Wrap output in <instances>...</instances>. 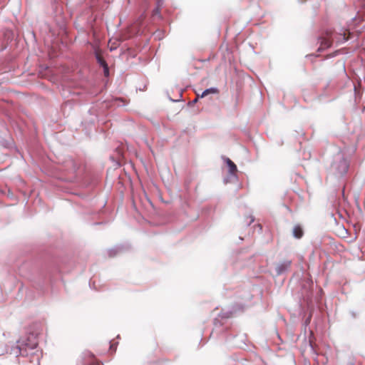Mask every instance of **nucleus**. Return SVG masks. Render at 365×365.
Instances as JSON below:
<instances>
[{
  "instance_id": "nucleus-1",
  "label": "nucleus",
  "mask_w": 365,
  "mask_h": 365,
  "mask_svg": "<svg viewBox=\"0 0 365 365\" xmlns=\"http://www.w3.org/2000/svg\"><path fill=\"white\" fill-rule=\"evenodd\" d=\"M346 31H344L343 33L340 34H332L330 36L323 38L321 41L319 50H324L331 46L334 43H341L345 42L349 39V36H346Z\"/></svg>"
},
{
  "instance_id": "nucleus-2",
  "label": "nucleus",
  "mask_w": 365,
  "mask_h": 365,
  "mask_svg": "<svg viewBox=\"0 0 365 365\" xmlns=\"http://www.w3.org/2000/svg\"><path fill=\"white\" fill-rule=\"evenodd\" d=\"M332 168L336 170V173L339 175H344L347 171L348 165L344 160H341L338 163H334Z\"/></svg>"
},
{
  "instance_id": "nucleus-3",
  "label": "nucleus",
  "mask_w": 365,
  "mask_h": 365,
  "mask_svg": "<svg viewBox=\"0 0 365 365\" xmlns=\"http://www.w3.org/2000/svg\"><path fill=\"white\" fill-rule=\"evenodd\" d=\"M291 265V261L285 260L279 263L276 267V271L278 274H282L283 272L286 271Z\"/></svg>"
},
{
  "instance_id": "nucleus-4",
  "label": "nucleus",
  "mask_w": 365,
  "mask_h": 365,
  "mask_svg": "<svg viewBox=\"0 0 365 365\" xmlns=\"http://www.w3.org/2000/svg\"><path fill=\"white\" fill-rule=\"evenodd\" d=\"M85 363L88 365H101L100 362L96 360L94 355L91 353L86 354Z\"/></svg>"
},
{
  "instance_id": "nucleus-5",
  "label": "nucleus",
  "mask_w": 365,
  "mask_h": 365,
  "mask_svg": "<svg viewBox=\"0 0 365 365\" xmlns=\"http://www.w3.org/2000/svg\"><path fill=\"white\" fill-rule=\"evenodd\" d=\"M225 162L229 168L230 173L232 175H235L237 172L236 165L230 158H227Z\"/></svg>"
},
{
  "instance_id": "nucleus-6",
  "label": "nucleus",
  "mask_w": 365,
  "mask_h": 365,
  "mask_svg": "<svg viewBox=\"0 0 365 365\" xmlns=\"http://www.w3.org/2000/svg\"><path fill=\"white\" fill-rule=\"evenodd\" d=\"M95 54H96V59H97V61L98 63L102 66V67H106V65H107V63L106 62V61L104 60V58H103L102 55H101V51L97 49L95 51Z\"/></svg>"
},
{
  "instance_id": "nucleus-7",
  "label": "nucleus",
  "mask_w": 365,
  "mask_h": 365,
  "mask_svg": "<svg viewBox=\"0 0 365 365\" xmlns=\"http://www.w3.org/2000/svg\"><path fill=\"white\" fill-rule=\"evenodd\" d=\"M303 230L302 227L299 225H297L293 229V235L296 238H301L303 236Z\"/></svg>"
},
{
  "instance_id": "nucleus-8",
  "label": "nucleus",
  "mask_w": 365,
  "mask_h": 365,
  "mask_svg": "<svg viewBox=\"0 0 365 365\" xmlns=\"http://www.w3.org/2000/svg\"><path fill=\"white\" fill-rule=\"evenodd\" d=\"M216 92H217V90L215 88L206 89L205 91H203L201 97H204V96L208 95L209 93H214Z\"/></svg>"
},
{
  "instance_id": "nucleus-9",
  "label": "nucleus",
  "mask_w": 365,
  "mask_h": 365,
  "mask_svg": "<svg viewBox=\"0 0 365 365\" xmlns=\"http://www.w3.org/2000/svg\"><path fill=\"white\" fill-rule=\"evenodd\" d=\"M13 353L16 356L21 354V348L17 346L15 349H13Z\"/></svg>"
},
{
  "instance_id": "nucleus-10",
  "label": "nucleus",
  "mask_w": 365,
  "mask_h": 365,
  "mask_svg": "<svg viewBox=\"0 0 365 365\" xmlns=\"http://www.w3.org/2000/svg\"><path fill=\"white\" fill-rule=\"evenodd\" d=\"M103 69H104V74L105 76H108V73H109V71H108V64L106 65V67H103Z\"/></svg>"
},
{
  "instance_id": "nucleus-11",
  "label": "nucleus",
  "mask_w": 365,
  "mask_h": 365,
  "mask_svg": "<svg viewBox=\"0 0 365 365\" xmlns=\"http://www.w3.org/2000/svg\"><path fill=\"white\" fill-rule=\"evenodd\" d=\"M158 14V8L156 9L154 15L156 16Z\"/></svg>"
}]
</instances>
